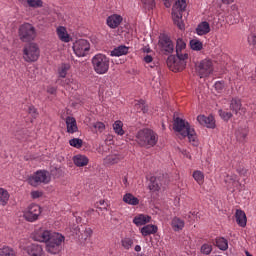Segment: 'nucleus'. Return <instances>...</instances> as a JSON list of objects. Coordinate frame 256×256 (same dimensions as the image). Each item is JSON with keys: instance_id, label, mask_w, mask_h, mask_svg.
<instances>
[{"instance_id": "nucleus-1", "label": "nucleus", "mask_w": 256, "mask_h": 256, "mask_svg": "<svg viewBox=\"0 0 256 256\" xmlns=\"http://www.w3.org/2000/svg\"><path fill=\"white\" fill-rule=\"evenodd\" d=\"M32 239L39 243H46V251L52 255H57L62 249L61 245L65 241V236L45 228H39L34 231Z\"/></svg>"}, {"instance_id": "nucleus-2", "label": "nucleus", "mask_w": 256, "mask_h": 256, "mask_svg": "<svg viewBox=\"0 0 256 256\" xmlns=\"http://www.w3.org/2000/svg\"><path fill=\"white\" fill-rule=\"evenodd\" d=\"M173 129L176 133H179L183 139L188 137L189 143H191L194 147L199 145L197 141V134L195 133V129L191 128V125L186 120L176 117L174 119Z\"/></svg>"}, {"instance_id": "nucleus-3", "label": "nucleus", "mask_w": 256, "mask_h": 256, "mask_svg": "<svg viewBox=\"0 0 256 256\" xmlns=\"http://www.w3.org/2000/svg\"><path fill=\"white\" fill-rule=\"evenodd\" d=\"M159 142V135L156 134L155 131L149 128L142 129L136 134V143L140 145V147H146V149H150V147H155Z\"/></svg>"}, {"instance_id": "nucleus-4", "label": "nucleus", "mask_w": 256, "mask_h": 256, "mask_svg": "<svg viewBox=\"0 0 256 256\" xmlns=\"http://www.w3.org/2000/svg\"><path fill=\"white\" fill-rule=\"evenodd\" d=\"M69 69H71V65L64 63L58 68V79L57 83L58 85H61L62 87H65L67 91H76L77 84L73 82V80L67 77V73H69Z\"/></svg>"}, {"instance_id": "nucleus-5", "label": "nucleus", "mask_w": 256, "mask_h": 256, "mask_svg": "<svg viewBox=\"0 0 256 256\" xmlns=\"http://www.w3.org/2000/svg\"><path fill=\"white\" fill-rule=\"evenodd\" d=\"M187 9V0H176L172 7V19L174 24L183 31L185 23H183V11Z\"/></svg>"}, {"instance_id": "nucleus-6", "label": "nucleus", "mask_w": 256, "mask_h": 256, "mask_svg": "<svg viewBox=\"0 0 256 256\" xmlns=\"http://www.w3.org/2000/svg\"><path fill=\"white\" fill-rule=\"evenodd\" d=\"M91 62L97 75H105L108 73L111 61L107 55L98 53L92 57Z\"/></svg>"}, {"instance_id": "nucleus-7", "label": "nucleus", "mask_w": 256, "mask_h": 256, "mask_svg": "<svg viewBox=\"0 0 256 256\" xmlns=\"http://www.w3.org/2000/svg\"><path fill=\"white\" fill-rule=\"evenodd\" d=\"M18 37L22 43H31V41H35L37 37V30L35 26H32L29 23H24L20 25L18 29Z\"/></svg>"}, {"instance_id": "nucleus-8", "label": "nucleus", "mask_w": 256, "mask_h": 256, "mask_svg": "<svg viewBox=\"0 0 256 256\" xmlns=\"http://www.w3.org/2000/svg\"><path fill=\"white\" fill-rule=\"evenodd\" d=\"M189 59V54L169 56L167 60V65L170 67L171 71L177 73L183 71L187 67V60Z\"/></svg>"}, {"instance_id": "nucleus-9", "label": "nucleus", "mask_w": 256, "mask_h": 256, "mask_svg": "<svg viewBox=\"0 0 256 256\" xmlns=\"http://www.w3.org/2000/svg\"><path fill=\"white\" fill-rule=\"evenodd\" d=\"M41 51L37 43H29L23 48V59L26 63H35L39 59Z\"/></svg>"}, {"instance_id": "nucleus-10", "label": "nucleus", "mask_w": 256, "mask_h": 256, "mask_svg": "<svg viewBox=\"0 0 256 256\" xmlns=\"http://www.w3.org/2000/svg\"><path fill=\"white\" fill-rule=\"evenodd\" d=\"M28 183L32 187H37L41 183L48 185V183H51V174L47 170H38L28 178Z\"/></svg>"}, {"instance_id": "nucleus-11", "label": "nucleus", "mask_w": 256, "mask_h": 256, "mask_svg": "<svg viewBox=\"0 0 256 256\" xmlns=\"http://www.w3.org/2000/svg\"><path fill=\"white\" fill-rule=\"evenodd\" d=\"M90 49L91 44L85 39L76 40L73 44V51L77 57H85Z\"/></svg>"}, {"instance_id": "nucleus-12", "label": "nucleus", "mask_w": 256, "mask_h": 256, "mask_svg": "<svg viewBox=\"0 0 256 256\" xmlns=\"http://www.w3.org/2000/svg\"><path fill=\"white\" fill-rule=\"evenodd\" d=\"M39 215H41V206L37 204H31L24 211L23 217L26 221L33 223V221H37L39 219Z\"/></svg>"}, {"instance_id": "nucleus-13", "label": "nucleus", "mask_w": 256, "mask_h": 256, "mask_svg": "<svg viewBox=\"0 0 256 256\" xmlns=\"http://www.w3.org/2000/svg\"><path fill=\"white\" fill-rule=\"evenodd\" d=\"M197 73L201 79L209 77L213 73V62L211 60H202L196 67Z\"/></svg>"}, {"instance_id": "nucleus-14", "label": "nucleus", "mask_w": 256, "mask_h": 256, "mask_svg": "<svg viewBox=\"0 0 256 256\" xmlns=\"http://www.w3.org/2000/svg\"><path fill=\"white\" fill-rule=\"evenodd\" d=\"M158 45L165 55H169L170 53H173V51H175L173 41H171V38H169V36L167 35H162L160 37Z\"/></svg>"}, {"instance_id": "nucleus-15", "label": "nucleus", "mask_w": 256, "mask_h": 256, "mask_svg": "<svg viewBox=\"0 0 256 256\" xmlns=\"http://www.w3.org/2000/svg\"><path fill=\"white\" fill-rule=\"evenodd\" d=\"M122 23L123 16L119 14H112L106 19V25H108L110 29H117V27H119V25H121Z\"/></svg>"}, {"instance_id": "nucleus-16", "label": "nucleus", "mask_w": 256, "mask_h": 256, "mask_svg": "<svg viewBox=\"0 0 256 256\" xmlns=\"http://www.w3.org/2000/svg\"><path fill=\"white\" fill-rule=\"evenodd\" d=\"M197 121L200 125H203V127L215 129V118L213 116L199 115L197 117Z\"/></svg>"}, {"instance_id": "nucleus-17", "label": "nucleus", "mask_w": 256, "mask_h": 256, "mask_svg": "<svg viewBox=\"0 0 256 256\" xmlns=\"http://www.w3.org/2000/svg\"><path fill=\"white\" fill-rule=\"evenodd\" d=\"M133 223L136 227L147 225V223H151V216L145 214H138L134 217Z\"/></svg>"}, {"instance_id": "nucleus-18", "label": "nucleus", "mask_w": 256, "mask_h": 256, "mask_svg": "<svg viewBox=\"0 0 256 256\" xmlns=\"http://www.w3.org/2000/svg\"><path fill=\"white\" fill-rule=\"evenodd\" d=\"M26 252L29 256H41L43 255V246L39 244H30L26 247Z\"/></svg>"}, {"instance_id": "nucleus-19", "label": "nucleus", "mask_w": 256, "mask_h": 256, "mask_svg": "<svg viewBox=\"0 0 256 256\" xmlns=\"http://www.w3.org/2000/svg\"><path fill=\"white\" fill-rule=\"evenodd\" d=\"M56 33L58 35V39H60L62 43H69L71 41V36L67 33V28L59 26L56 29Z\"/></svg>"}, {"instance_id": "nucleus-20", "label": "nucleus", "mask_w": 256, "mask_h": 256, "mask_svg": "<svg viewBox=\"0 0 256 256\" xmlns=\"http://www.w3.org/2000/svg\"><path fill=\"white\" fill-rule=\"evenodd\" d=\"M66 127H67V133H70L73 135V133H77L79 131V127H77V120H75L74 117L68 116L66 118Z\"/></svg>"}, {"instance_id": "nucleus-21", "label": "nucleus", "mask_w": 256, "mask_h": 256, "mask_svg": "<svg viewBox=\"0 0 256 256\" xmlns=\"http://www.w3.org/2000/svg\"><path fill=\"white\" fill-rule=\"evenodd\" d=\"M176 55H188L187 43L182 38H178L176 41Z\"/></svg>"}, {"instance_id": "nucleus-22", "label": "nucleus", "mask_w": 256, "mask_h": 256, "mask_svg": "<svg viewBox=\"0 0 256 256\" xmlns=\"http://www.w3.org/2000/svg\"><path fill=\"white\" fill-rule=\"evenodd\" d=\"M235 217L239 227H247V215L243 210H236Z\"/></svg>"}, {"instance_id": "nucleus-23", "label": "nucleus", "mask_w": 256, "mask_h": 256, "mask_svg": "<svg viewBox=\"0 0 256 256\" xmlns=\"http://www.w3.org/2000/svg\"><path fill=\"white\" fill-rule=\"evenodd\" d=\"M73 161L76 167H87L89 165V158L85 155L78 154L73 157Z\"/></svg>"}, {"instance_id": "nucleus-24", "label": "nucleus", "mask_w": 256, "mask_h": 256, "mask_svg": "<svg viewBox=\"0 0 256 256\" xmlns=\"http://www.w3.org/2000/svg\"><path fill=\"white\" fill-rule=\"evenodd\" d=\"M210 32H211V26L207 21L201 22L196 28V33L197 35H200V36L207 35V33H210Z\"/></svg>"}, {"instance_id": "nucleus-25", "label": "nucleus", "mask_w": 256, "mask_h": 256, "mask_svg": "<svg viewBox=\"0 0 256 256\" xmlns=\"http://www.w3.org/2000/svg\"><path fill=\"white\" fill-rule=\"evenodd\" d=\"M128 53H129V47L121 45L114 48L110 52V55L111 57H121L122 55H127Z\"/></svg>"}, {"instance_id": "nucleus-26", "label": "nucleus", "mask_w": 256, "mask_h": 256, "mask_svg": "<svg viewBox=\"0 0 256 256\" xmlns=\"http://www.w3.org/2000/svg\"><path fill=\"white\" fill-rule=\"evenodd\" d=\"M157 231H158L157 226H155L153 224H148L141 228V233H142L143 237H147L149 235H155V233H157Z\"/></svg>"}, {"instance_id": "nucleus-27", "label": "nucleus", "mask_w": 256, "mask_h": 256, "mask_svg": "<svg viewBox=\"0 0 256 256\" xmlns=\"http://www.w3.org/2000/svg\"><path fill=\"white\" fill-rule=\"evenodd\" d=\"M214 245H216V247L221 251H227V249H229V242L224 237H217Z\"/></svg>"}, {"instance_id": "nucleus-28", "label": "nucleus", "mask_w": 256, "mask_h": 256, "mask_svg": "<svg viewBox=\"0 0 256 256\" xmlns=\"http://www.w3.org/2000/svg\"><path fill=\"white\" fill-rule=\"evenodd\" d=\"M247 135H249V130L247 128L240 127L235 132L236 139L237 141H240V143H243V141L247 139Z\"/></svg>"}, {"instance_id": "nucleus-29", "label": "nucleus", "mask_w": 256, "mask_h": 256, "mask_svg": "<svg viewBox=\"0 0 256 256\" xmlns=\"http://www.w3.org/2000/svg\"><path fill=\"white\" fill-rule=\"evenodd\" d=\"M121 159H123V157H121L119 154H110L106 156L104 163L105 165H116V163H119Z\"/></svg>"}, {"instance_id": "nucleus-30", "label": "nucleus", "mask_w": 256, "mask_h": 256, "mask_svg": "<svg viewBox=\"0 0 256 256\" xmlns=\"http://www.w3.org/2000/svg\"><path fill=\"white\" fill-rule=\"evenodd\" d=\"M171 227L174 231H181L185 227V221L179 217H174L171 221Z\"/></svg>"}, {"instance_id": "nucleus-31", "label": "nucleus", "mask_w": 256, "mask_h": 256, "mask_svg": "<svg viewBox=\"0 0 256 256\" xmlns=\"http://www.w3.org/2000/svg\"><path fill=\"white\" fill-rule=\"evenodd\" d=\"M123 202L126 203L127 205H139V198L135 197L133 194L131 193H126L123 196Z\"/></svg>"}, {"instance_id": "nucleus-32", "label": "nucleus", "mask_w": 256, "mask_h": 256, "mask_svg": "<svg viewBox=\"0 0 256 256\" xmlns=\"http://www.w3.org/2000/svg\"><path fill=\"white\" fill-rule=\"evenodd\" d=\"M162 185L163 183H161V180L159 178L157 177L150 178V184H149L150 191H159Z\"/></svg>"}, {"instance_id": "nucleus-33", "label": "nucleus", "mask_w": 256, "mask_h": 256, "mask_svg": "<svg viewBox=\"0 0 256 256\" xmlns=\"http://www.w3.org/2000/svg\"><path fill=\"white\" fill-rule=\"evenodd\" d=\"M134 107L138 113H147L149 111V108H147V105H145L144 100L135 101Z\"/></svg>"}, {"instance_id": "nucleus-34", "label": "nucleus", "mask_w": 256, "mask_h": 256, "mask_svg": "<svg viewBox=\"0 0 256 256\" xmlns=\"http://www.w3.org/2000/svg\"><path fill=\"white\" fill-rule=\"evenodd\" d=\"M121 246L123 247V249H125L126 251H129V249H131V247H133V244L135 243L133 238L131 237H124L121 239L120 241Z\"/></svg>"}, {"instance_id": "nucleus-35", "label": "nucleus", "mask_w": 256, "mask_h": 256, "mask_svg": "<svg viewBox=\"0 0 256 256\" xmlns=\"http://www.w3.org/2000/svg\"><path fill=\"white\" fill-rule=\"evenodd\" d=\"M9 203V192L4 188H0V205L5 207Z\"/></svg>"}, {"instance_id": "nucleus-36", "label": "nucleus", "mask_w": 256, "mask_h": 256, "mask_svg": "<svg viewBox=\"0 0 256 256\" xmlns=\"http://www.w3.org/2000/svg\"><path fill=\"white\" fill-rule=\"evenodd\" d=\"M230 109L236 114L239 113L241 111V100L233 98L230 103Z\"/></svg>"}, {"instance_id": "nucleus-37", "label": "nucleus", "mask_w": 256, "mask_h": 256, "mask_svg": "<svg viewBox=\"0 0 256 256\" xmlns=\"http://www.w3.org/2000/svg\"><path fill=\"white\" fill-rule=\"evenodd\" d=\"M192 177L198 183V185H203L205 182V174L199 170L194 171Z\"/></svg>"}, {"instance_id": "nucleus-38", "label": "nucleus", "mask_w": 256, "mask_h": 256, "mask_svg": "<svg viewBox=\"0 0 256 256\" xmlns=\"http://www.w3.org/2000/svg\"><path fill=\"white\" fill-rule=\"evenodd\" d=\"M113 129L116 135H125V130H123V122H121L120 120L114 122Z\"/></svg>"}, {"instance_id": "nucleus-39", "label": "nucleus", "mask_w": 256, "mask_h": 256, "mask_svg": "<svg viewBox=\"0 0 256 256\" xmlns=\"http://www.w3.org/2000/svg\"><path fill=\"white\" fill-rule=\"evenodd\" d=\"M224 181L228 189H233V187H235V183H237V175H227Z\"/></svg>"}, {"instance_id": "nucleus-40", "label": "nucleus", "mask_w": 256, "mask_h": 256, "mask_svg": "<svg viewBox=\"0 0 256 256\" xmlns=\"http://www.w3.org/2000/svg\"><path fill=\"white\" fill-rule=\"evenodd\" d=\"M190 47L192 51H201L203 49V42L199 39L190 40Z\"/></svg>"}, {"instance_id": "nucleus-41", "label": "nucleus", "mask_w": 256, "mask_h": 256, "mask_svg": "<svg viewBox=\"0 0 256 256\" xmlns=\"http://www.w3.org/2000/svg\"><path fill=\"white\" fill-rule=\"evenodd\" d=\"M0 256H17L15 250L9 246H4L0 249Z\"/></svg>"}, {"instance_id": "nucleus-42", "label": "nucleus", "mask_w": 256, "mask_h": 256, "mask_svg": "<svg viewBox=\"0 0 256 256\" xmlns=\"http://www.w3.org/2000/svg\"><path fill=\"white\" fill-rule=\"evenodd\" d=\"M91 235H93V229H91L90 227H86L85 229L81 230L80 238L84 241H87V239H89Z\"/></svg>"}, {"instance_id": "nucleus-43", "label": "nucleus", "mask_w": 256, "mask_h": 256, "mask_svg": "<svg viewBox=\"0 0 256 256\" xmlns=\"http://www.w3.org/2000/svg\"><path fill=\"white\" fill-rule=\"evenodd\" d=\"M29 7L33 9H39L43 7V0H26Z\"/></svg>"}, {"instance_id": "nucleus-44", "label": "nucleus", "mask_w": 256, "mask_h": 256, "mask_svg": "<svg viewBox=\"0 0 256 256\" xmlns=\"http://www.w3.org/2000/svg\"><path fill=\"white\" fill-rule=\"evenodd\" d=\"M141 2L146 11L155 9V0H141Z\"/></svg>"}, {"instance_id": "nucleus-45", "label": "nucleus", "mask_w": 256, "mask_h": 256, "mask_svg": "<svg viewBox=\"0 0 256 256\" xmlns=\"http://www.w3.org/2000/svg\"><path fill=\"white\" fill-rule=\"evenodd\" d=\"M69 145H71V147H75V149H81V147H83V140L79 138H73L69 140Z\"/></svg>"}, {"instance_id": "nucleus-46", "label": "nucleus", "mask_w": 256, "mask_h": 256, "mask_svg": "<svg viewBox=\"0 0 256 256\" xmlns=\"http://www.w3.org/2000/svg\"><path fill=\"white\" fill-rule=\"evenodd\" d=\"M211 251H213V246L211 244H203L201 246V253L203 255H211Z\"/></svg>"}, {"instance_id": "nucleus-47", "label": "nucleus", "mask_w": 256, "mask_h": 256, "mask_svg": "<svg viewBox=\"0 0 256 256\" xmlns=\"http://www.w3.org/2000/svg\"><path fill=\"white\" fill-rule=\"evenodd\" d=\"M219 115H220L221 119H223L224 121H229V119H231V117H233V114L231 112H227L224 110H219Z\"/></svg>"}, {"instance_id": "nucleus-48", "label": "nucleus", "mask_w": 256, "mask_h": 256, "mask_svg": "<svg viewBox=\"0 0 256 256\" xmlns=\"http://www.w3.org/2000/svg\"><path fill=\"white\" fill-rule=\"evenodd\" d=\"M214 89H216L218 93H221L225 89V84L221 81H218L214 84Z\"/></svg>"}, {"instance_id": "nucleus-49", "label": "nucleus", "mask_w": 256, "mask_h": 256, "mask_svg": "<svg viewBox=\"0 0 256 256\" xmlns=\"http://www.w3.org/2000/svg\"><path fill=\"white\" fill-rule=\"evenodd\" d=\"M94 129H97L100 133H103V131H105V124L103 122H96L94 124Z\"/></svg>"}, {"instance_id": "nucleus-50", "label": "nucleus", "mask_w": 256, "mask_h": 256, "mask_svg": "<svg viewBox=\"0 0 256 256\" xmlns=\"http://www.w3.org/2000/svg\"><path fill=\"white\" fill-rule=\"evenodd\" d=\"M248 43L256 48V34L252 33L248 36Z\"/></svg>"}, {"instance_id": "nucleus-51", "label": "nucleus", "mask_w": 256, "mask_h": 256, "mask_svg": "<svg viewBox=\"0 0 256 256\" xmlns=\"http://www.w3.org/2000/svg\"><path fill=\"white\" fill-rule=\"evenodd\" d=\"M28 113L34 118L37 117V109L34 106H29Z\"/></svg>"}, {"instance_id": "nucleus-52", "label": "nucleus", "mask_w": 256, "mask_h": 256, "mask_svg": "<svg viewBox=\"0 0 256 256\" xmlns=\"http://www.w3.org/2000/svg\"><path fill=\"white\" fill-rule=\"evenodd\" d=\"M47 93H49L50 95H55V93H57V88L53 87V86H48L47 87Z\"/></svg>"}, {"instance_id": "nucleus-53", "label": "nucleus", "mask_w": 256, "mask_h": 256, "mask_svg": "<svg viewBox=\"0 0 256 256\" xmlns=\"http://www.w3.org/2000/svg\"><path fill=\"white\" fill-rule=\"evenodd\" d=\"M41 195H43V194L40 191H32L31 192L32 199H39V197H41Z\"/></svg>"}, {"instance_id": "nucleus-54", "label": "nucleus", "mask_w": 256, "mask_h": 256, "mask_svg": "<svg viewBox=\"0 0 256 256\" xmlns=\"http://www.w3.org/2000/svg\"><path fill=\"white\" fill-rule=\"evenodd\" d=\"M164 3V6L169 9V7H171V5H173V0H162Z\"/></svg>"}, {"instance_id": "nucleus-55", "label": "nucleus", "mask_w": 256, "mask_h": 256, "mask_svg": "<svg viewBox=\"0 0 256 256\" xmlns=\"http://www.w3.org/2000/svg\"><path fill=\"white\" fill-rule=\"evenodd\" d=\"M145 63H152L153 62V57L151 55H146L144 57Z\"/></svg>"}, {"instance_id": "nucleus-56", "label": "nucleus", "mask_w": 256, "mask_h": 256, "mask_svg": "<svg viewBox=\"0 0 256 256\" xmlns=\"http://www.w3.org/2000/svg\"><path fill=\"white\" fill-rule=\"evenodd\" d=\"M100 205H105V200H100L99 202L96 203V208L97 209H102L101 207H99Z\"/></svg>"}, {"instance_id": "nucleus-57", "label": "nucleus", "mask_w": 256, "mask_h": 256, "mask_svg": "<svg viewBox=\"0 0 256 256\" xmlns=\"http://www.w3.org/2000/svg\"><path fill=\"white\" fill-rule=\"evenodd\" d=\"M235 0H221L224 5H231V3H234Z\"/></svg>"}, {"instance_id": "nucleus-58", "label": "nucleus", "mask_w": 256, "mask_h": 256, "mask_svg": "<svg viewBox=\"0 0 256 256\" xmlns=\"http://www.w3.org/2000/svg\"><path fill=\"white\" fill-rule=\"evenodd\" d=\"M134 251H136L137 253L141 252V246L136 245L135 248H134Z\"/></svg>"}, {"instance_id": "nucleus-59", "label": "nucleus", "mask_w": 256, "mask_h": 256, "mask_svg": "<svg viewBox=\"0 0 256 256\" xmlns=\"http://www.w3.org/2000/svg\"><path fill=\"white\" fill-rule=\"evenodd\" d=\"M245 255L246 256H252L251 253H249V251H245Z\"/></svg>"}]
</instances>
